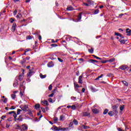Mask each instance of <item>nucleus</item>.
<instances>
[{
	"mask_svg": "<svg viewBox=\"0 0 131 131\" xmlns=\"http://www.w3.org/2000/svg\"><path fill=\"white\" fill-rule=\"evenodd\" d=\"M71 108L73 110H75V109H76V106L75 105H73L71 106Z\"/></svg>",
	"mask_w": 131,
	"mask_h": 131,
	"instance_id": "nucleus-43",
	"label": "nucleus"
},
{
	"mask_svg": "<svg viewBox=\"0 0 131 131\" xmlns=\"http://www.w3.org/2000/svg\"><path fill=\"white\" fill-rule=\"evenodd\" d=\"M90 63H96V64H98L99 63V61L98 60H96L95 59H90L89 60Z\"/></svg>",
	"mask_w": 131,
	"mask_h": 131,
	"instance_id": "nucleus-13",
	"label": "nucleus"
},
{
	"mask_svg": "<svg viewBox=\"0 0 131 131\" xmlns=\"http://www.w3.org/2000/svg\"><path fill=\"white\" fill-rule=\"evenodd\" d=\"M99 62H100V63H102V64H106V63L108 62V60H101Z\"/></svg>",
	"mask_w": 131,
	"mask_h": 131,
	"instance_id": "nucleus-38",
	"label": "nucleus"
},
{
	"mask_svg": "<svg viewBox=\"0 0 131 131\" xmlns=\"http://www.w3.org/2000/svg\"><path fill=\"white\" fill-rule=\"evenodd\" d=\"M24 71L25 70H23V74L21 75H19L18 76V79L19 81H22V80L23 79V78L24 77Z\"/></svg>",
	"mask_w": 131,
	"mask_h": 131,
	"instance_id": "nucleus-5",
	"label": "nucleus"
},
{
	"mask_svg": "<svg viewBox=\"0 0 131 131\" xmlns=\"http://www.w3.org/2000/svg\"><path fill=\"white\" fill-rule=\"evenodd\" d=\"M18 85H19V83L18 82V80H17V79H16L14 81V83H13V86L14 88H16V86H17Z\"/></svg>",
	"mask_w": 131,
	"mask_h": 131,
	"instance_id": "nucleus-12",
	"label": "nucleus"
},
{
	"mask_svg": "<svg viewBox=\"0 0 131 131\" xmlns=\"http://www.w3.org/2000/svg\"><path fill=\"white\" fill-rule=\"evenodd\" d=\"M63 120H65V116L61 115L59 118V121H63Z\"/></svg>",
	"mask_w": 131,
	"mask_h": 131,
	"instance_id": "nucleus-15",
	"label": "nucleus"
},
{
	"mask_svg": "<svg viewBox=\"0 0 131 131\" xmlns=\"http://www.w3.org/2000/svg\"><path fill=\"white\" fill-rule=\"evenodd\" d=\"M20 108L23 110V111H24L25 112H27L28 109V105L25 104L24 106H20Z\"/></svg>",
	"mask_w": 131,
	"mask_h": 131,
	"instance_id": "nucleus-2",
	"label": "nucleus"
},
{
	"mask_svg": "<svg viewBox=\"0 0 131 131\" xmlns=\"http://www.w3.org/2000/svg\"><path fill=\"white\" fill-rule=\"evenodd\" d=\"M10 23H13L15 21V19H14L13 18H11L9 20Z\"/></svg>",
	"mask_w": 131,
	"mask_h": 131,
	"instance_id": "nucleus-49",
	"label": "nucleus"
},
{
	"mask_svg": "<svg viewBox=\"0 0 131 131\" xmlns=\"http://www.w3.org/2000/svg\"><path fill=\"white\" fill-rule=\"evenodd\" d=\"M82 127H83L84 129H88V128H90V126H85L84 125H82Z\"/></svg>",
	"mask_w": 131,
	"mask_h": 131,
	"instance_id": "nucleus-35",
	"label": "nucleus"
},
{
	"mask_svg": "<svg viewBox=\"0 0 131 131\" xmlns=\"http://www.w3.org/2000/svg\"><path fill=\"white\" fill-rule=\"evenodd\" d=\"M17 9H15L14 11L13 12V15L14 16H15V15H17Z\"/></svg>",
	"mask_w": 131,
	"mask_h": 131,
	"instance_id": "nucleus-51",
	"label": "nucleus"
},
{
	"mask_svg": "<svg viewBox=\"0 0 131 131\" xmlns=\"http://www.w3.org/2000/svg\"><path fill=\"white\" fill-rule=\"evenodd\" d=\"M23 91H22V90H20V93H19V95L20 96H21V97H22V96H23Z\"/></svg>",
	"mask_w": 131,
	"mask_h": 131,
	"instance_id": "nucleus-60",
	"label": "nucleus"
},
{
	"mask_svg": "<svg viewBox=\"0 0 131 131\" xmlns=\"http://www.w3.org/2000/svg\"><path fill=\"white\" fill-rule=\"evenodd\" d=\"M115 35H117V36H120V37H122V38H123V37H122V35L119 33H115Z\"/></svg>",
	"mask_w": 131,
	"mask_h": 131,
	"instance_id": "nucleus-31",
	"label": "nucleus"
},
{
	"mask_svg": "<svg viewBox=\"0 0 131 131\" xmlns=\"http://www.w3.org/2000/svg\"><path fill=\"white\" fill-rule=\"evenodd\" d=\"M19 89L20 91H24V90H25V88L24 87V84H23V83L20 84Z\"/></svg>",
	"mask_w": 131,
	"mask_h": 131,
	"instance_id": "nucleus-11",
	"label": "nucleus"
},
{
	"mask_svg": "<svg viewBox=\"0 0 131 131\" xmlns=\"http://www.w3.org/2000/svg\"><path fill=\"white\" fill-rule=\"evenodd\" d=\"M17 27V25H16V23H13V25H12V27L11 29L12 32H14L15 31V30H16V27Z\"/></svg>",
	"mask_w": 131,
	"mask_h": 131,
	"instance_id": "nucleus-8",
	"label": "nucleus"
},
{
	"mask_svg": "<svg viewBox=\"0 0 131 131\" xmlns=\"http://www.w3.org/2000/svg\"><path fill=\"white\" fill-rule=\"evenodd\" d=\"M71 99L74 102H75V101H76V97H75L72 96V97H71Z\"/></svg>",
	"mask_w": 131,
	"mask_h": 131,
	"instance_id": "nucleus-39",
	"label": "nucleus"
},
{
	"mask_svg": "<svg viewBox=\"0 0 131 131\" xmlns=\"http://www.w3.org/2000/svg\"><path fill=\"white\" fill-rule=\"evenodd\" d=\"M51 46L52 47V48H56V47H58V45L57 44H51Z\"/></svg>",
	"mask_w": 131,
	"mask_h": 131,
	"instance_id": "nucleus-44",
	"label": "nucleus"
},
{
	"mask_svg": "<svg viewBox=\"0 0 131 131\" xmlns=\"http://www.w3.org/2000/svg\"><path fill=\"white\" fill-rule=\"evenodd\" d=\"M83 116H89L90 113H89L88 112H85L83 113Z\"/></svg>",
	"mask_w": 131,
	"mask_h": 131,
	"instance_id": "nucleus-42",
	"label": "nucleus"
},
{
	"mask_svg": "<svg viewBox=\"0 0 131 131\" xmlns=\"http://www.w3.org/2000/svg\"><path fill=\"white\" fill-rule=\"evenodd\" d=\"M28 114L29 115H30V116H33V114H32V112L30 110H29V109H28Z\"/></svg>",
	"mask_w": 131,
	"mask_h": 131,
	"instance_id": "nucleus-24",
	"label": "nucleus"
},
{
	"mask_svg": "<svg viewBox=\"0 0 131 131\" xmlns=\"http://www.w3.org/2000/svg\"><path fill=\"white\" fill-rule=\"evenodd\" d=\"M123 15H124V14H123V13H121V14H120L119 15V18H121V17L122 16H123Z\"/></svg>",
	"mask_w": 131,
	"mask_h": 131,
	"instance_id": "nucleus-62",
	"label": "nucleus"
},
{
	"mask_svg": "<svg viewBox=\"0 0 131 131\" xmlns=\"http://www.w3.org/2000/svg\"><path fill=\"white\" fill-rule=\"evenodd\" d=\"M69 127H73V122H71L69 124Z\"/></svg>",
	"mask_w": 131,
	"mask_h": 131,
	"instance_id": "nucleus-40",
	"label": "nucleus"
},
{
	"mask_svg": "<svg viewBox=\"0 0 131 131\" xmlns=\"http://www.w3.org/2000/svg\"><path fill=\"white\" fill-rule=\"evenodd\" d=\"M20 112H22V110L17 109L16 115H19V114H20Z\"/></svg>",
	"mask_w": 131,
	"mask_h": 131,
	"instance_id": "nucleus-41",
	"label": "nucleus"
},
{
	"mask_svg": "<svg viewBox=\"0 0 131 131\" xmlns=\"http://www.w3.org/2000/svg\"><path fill=\"white\" fill-rule=\"evenodd\" d=\"M40 108V104H39V103H36L35 105V109H36V110H37V109Z\"/></svg>",
	"mask_w": 131,
	"mask_h": 131,
	"instance_id": "nucleus-20",
	"label": "nucleus"
},
{
	"mask_svg": "<svg viewBox=\"0 0 131 131\" xmlns=\"http://www.w3.org/2000/svg\"><path fill=\"white\" fill-rule=\"evenodd\" d=\"M48 101L49 102H50V103H53V99H52L51 98H49L48 99Z\"/></svg>",
	"mask_w": 131,
	"mask_h": 131,
	"instance_id": "nucleus-52",
	"label": "nucleus"
},
{
	"mask_svg": "<svg viewBox=\"0 0 131 131\" xmlns=\"http://www.w3.org/2000/svg\"><path fill=\"white\" fill-rule=\"evenodd\" d=\"M53 120H54V122H57V121H58V118L55 117L53 118Z\"/></svg>",
	"mask_w": 131,
	"mask_h": 131,
	"instance_id": "nucleus-47",
	"label": "nucleus"
},
{
	"mask_svg": "<svg viewBox=\"0 0 131 131\" xmlns=\"http://www.w3.org/2000/svg\"><path fill=\"white\" fill-rule=\"evenodd\" d=\"M83 12H81L79 14L78 16V21H80L81 19V15H82Z\"/></svg>",
	"mask_w": 131,
	"mask_h": 131,
	"instance_id": "nucleus-26",
	"label": "nucleus"
},
{
	"mask_svg": "<svg viewBox=\"0 0 131 131\" xmlns=\"http://www.w3.org/2000/svg\"><path fill=\"white\" fill-rule=\"evenodd\" d=\"M41 103H43V104H44V105H46V106H49V102H48V101H47V100H44V101H42Z\"/></svg>",
	"mask_w": 131,
	"mask_h": 131,
	"instance_id": "nucleus-23",
	"label": "nucleus"
},
{
	"mask_svg": "<svg viewBox=\"0 0 131 131\" xmlns=\"http://www.w3.org/2000/svg\"><path fill=\"white\" fill-rule=\"evenodd\" d=\"M88 51L90 54H94V50H89Z\"/></svg>",
	"mask_w": 131,
	"mask_h": 131,
	"instance_id": "nucleus-54",
	"label": "nucleus"
},
{
	"mask_svg": "<svg viewBox=\"0 0 131 131\" xmlns=\"http://www.w3.org/2000/svg\"><path fill=\"white\" fill-rule=\"evenodd\" d=\"M118 131H123V130H122V129H121V128H120V127L118 128Z\"/></svg>",
	"mask_w": 131,
	"mask_h": 131,
	"instance_id": "nucleus-64",
	"label": "nucleus"
},
{
	"mask_svg": "<svg viewBox=\"0 0 131 131\" xmlns=\"http://www.w3.org/2000/svg\"><path fill=\"white\" fill-rule=\"evenodd\" d=\"M121 43H125V41L124 40H122L120 41Z\"/></svg>",
	"mask_w": 131,
	"mask_h": 131,
	"instance_id": "nucleus-63",
	"label": "nucleus"
},
{
	"mask_svg": "<svg viewBox=\"0 0 131 131\" xmlns=\"http://www.w3.org/2000/svg\"><path fill=\"white\" fill-rule=\"evenodd\" d=\"M92 112L94 113V114H98L99 113V111H98V109L94 108L92 110Z\"/></svg>",
	"mask_w": 131,
	"mask_h": 131,
	"instance_id": "nucleus-16",
	"label": "nucleus"
},
{
	"mask_svg": "<svg viewBox=\"0 0 131 131\" xmlns=\"http://www.w3.org/2000/svg\"><path fill=\"white\" fill-rule=\"evenodd\" d=\"M114 61H115V58H113L112 59L107 60V62H114Z\"/></svg>",
	"mask_w": 131,
	"mask_h": 131,
	"instance_id": "nucleus-37",
	"label": "nucleus"
},
{
	"mask_svg": "<svg viewBox=\"0 0 131 131\" xmlns=\"http://www.w3.org/2000/svg\"><path fill=\"white\" fill-rule=\"evenodd\" d=\"M14 109H16V107L14 106H11L10 110H14Z\"/></svg>",
	"mask_w": 131,
	"mask_h": 131,
	"instance_id": "nucleus-58",
	"label": "nucleus"
},
{
	"mask_svg": "<svg viewBox=\"0 0 131 131\" xmlns=\"http://www.w3.org/2000/svg\"><path fill=\"white\" fill-rule=\"evenodd\" d=\"M33 69L29 70V72L27 74L28 77H30L32 76V74H34L35 72L33 71Z\"/></svg>",
	"mask_w": 131,
	"mask_h": 131,
	"instance_id": "nucleus-4",
	"label": "nucleus"
},
{
	"mask_svg": "<svg viewBox=\"0 0 131 131\" xmlns=\"http://www.w3.org/2000/svg\"><path fill=\"white\" fill-rule=\"evenodd\" d=\"M16 120H18V121H22L23 120V117L22 115H20L18 118H16Z\"/></svg>",
	"mask_w": 131,
	"mask_h": 131,
	"instance_id": "nucleus-22",
	"label": "nucleus"
},
{
	"mask_svg": "<svg viewBox=\"0 0 131 131\" xmlns=\"http://www.w3.org/2000/svg\"><path fill=\"white\" fill-rule=\"evenodd\" d=\"M67 10L68 11H73V10H74V8H73V7H72V6H69V7H68Z\"/></svg>",
	"mask_w": 131,
	"mask_h": 131,
	"instance_id": "nucleus-25",
	"label": "nucleus"
},
{
	"mask_svg": "<svg viewBox=\"0 0 131 131\" xmlns=\"http://www.w3.org/2000/svg\"><path fill=\"white\" fill-rule=\"evenodd\" d=\"M88 3L89 5H94V2H93L92 1L88 0Z\"/></svg>",
	"mask_w": 131,
	"mask_h": 131,
	"instance_id": "nucleus-36",
	"label": "nucleus"
},
{
	"mask_svg": "<svg viewBox=\"0 0 131 131\" xmlns=\"http://www.w3.org/2000/svg\"><path fill=\"white\" fill-rule=\"evenodd\" d=\"M112 108L113 110L114 114H118V106L117 105H113Z\"/></svg>",
	"mask_w": 131,
	"mask_h": 131,
	"instance_id": "nucleus-1",
	"label": "nucleus"
},
{
	"mask_svg": "<svg viewBox=\"0 0 131 131\" xmlns=\"http://www.w3.org/2000/svg\"><path fill=\"white\" fill-rule=\"evenodd\" d=\"M126 68H127V66H121V67H119V69H121V70H125V69H126Z\"/></svg>",
	"mask_w": 131,
	"mask_h": 131,
	"instance_id": "nucleus-9",
	"label": "nucleus"
},
{
	"mask_svg": "<svg viewBox=\"0 0 131 131\" xmlns=\"http://www.w3.org/2000/svg\"><path fill=\"white\" fill-rule=\"evenodd\" d=\"M126 33H127V35H130L131 34V30L129 29H126Z\"/></svg>",
	"mask_w": 131,
	"mask_h": 131,
	"instance_id": "nucleus-17",
	"label": "nucleus"
},
{
	"mask_svg": "<svg viewBox=\"0 0 131 131\" xmlns=\"http://www.w3.org/2000/svg\"><path fill=\"white\" fill-rule=\"evenodd\" d=\"M20 17H22V14H21V13H18L16 16V18H19Z\"/></svg>",
	"mask_w": 131,
	"mask_h": 131,
	"instance_id": "nucleus-45",
	"label": "nucleus"
},
{
	"mask_svg": "<svg viewBox=\"0 0 131 131\" xmlns=\"http://www.w3.org/2000/svg\"><path fill=\"white\" fill-rule=\"evenodd\" d=\"M40 78H41L42 79H43V78H46V77H47V75H42V74H40Z\"/></svg>",
	"mask_w": 131,
	"mask_h": 131,
	"instance_id": "nucleus-28",
	"label": "nucleus"
},
{
	"mask_svg": "<svg viewBox=\"0 0 131 131\" xmlns=\"http://www.w3.org/2000/svg\"><path fill=\"white\" fill-rule=\"evenodd\" d=\"M73 123L75 124V125H78V121H77L76 119H74L73 121Z\"/></svg>",
	"mask_w": 131,
	"mask_h": 131,
	"instance_id": "nucleus-21",
	"label": "nucleus"
},
{
	"mask_svg": "<svg viewBox=\"0 0 131 131\" xmlns=\"http://www.w3.org/2000/svg\"><path fill=\"white\" fill-rule=\"evenodd\" d=\"M48 67H49L50 68L52 67H54V64H53V62H50L48 63Z\"/></svg>",
	"mask_w": 131,
	"mask_h": 131,
	"instance_id": "nucleus-18",
	"label": "nucleus"
},
{
	"mask_svg": "<svg viewBox=\"0 0 131 131\" xmlns=\"http://www.w3.org/2000/svg\"><path fill=\"white\" fill-rule=\"evenodd\" d=\"M60 130L62 131H69V127H61Z\"/></svg>",
	"mask_w": 131,
	"mask_h": 131,
	"instance_id": "nucleus-14",
	"label": "nucleus"
},
{
	"mask_svg": "<svg viewBox=\"0 0 131 131\" xmlns=\"http://www.w3.org/2000/svg\"><path fill=\"white\" fill-rule=\"evenodd\" d=\"M122 82H123V83L124 84V85H126V86H127V85H128V83L125 80L122 81Z\"/></svg>",
	"mask_w": 131,
	"mask_h": 131,
	"instance_id": "nucleus-34",
	"label": "nucleus"
},
{
	"mask_svg": "<svg viewBox=\"0 0 131 131\" xmlns=\"http://www.w3.org/2000/svg\"><path fill=\"white\" fill-rule=\"evenodd\" d=\"M108 111H109V110H108L107 108L105 109L103 113V115H106V114L108 113Z\"/></svg>",
	"mask_w": 131,
	"mask_h": 131,
	"instance_id": "nucleus-33",
	"label": "nucleus"
},
{
	"mask_svg": "<svg viewBox=\"0 0 131 131\" xmlns=\"http://www.w3.org/2000/svg\"><path fill=\"white\" fill-rule=\"evenodd\" d=\"M51 129L52 130H55V131H60V130H61V127H58L55 126L54 129L53 128V127H52Z\"/></svg>",
	"mask_w": 131,
	"mask_h": 131,
	"instance_id": "nucleus-7",
	"label": "nucleus"
},
{
	"mask_svg": "<svg viewBox=\"0 0 131 131\" xmlns=\"http://www.w3.org/2000/svg\"><path fill=\"white\" fill-rule=\"evenodd\" d=\"M49 91H52V89H53V85L52 84H50L49 86Z\"/></svg>",
	"mask_w": 131,
	"mask_h": 131,
	"instance_id": "nucleus-50",
	"label": "nucleus"
},
{
	"mask_svg": "<svg viewBox=\"0 0 131 131\" xmlns=\"http://www.w3.org/2000/svg\"><path fill=\"white\" fill-rule=\"evenodd\" d=\"M8 114H9V115L14 114L13 117L14 118V121H16V120H17V114H16V112H15V111L9 112L8 113Z\"/></svg>",
	"mask_w": 131,
	"mask_h": 131,
	"instance_id": "nucleus-3",
	"label": "nucleus"
},
{
	"mask_svg": "<svg viewBox=\"0 0 131 131\" xmlns=\"http://www.w3.org/2000/svg\"><path fill=\"white\" fill-rule=\"evenodd\" d=\"M92 57H94V58H95L96 59H97V60H103V58H100L95 55H93Z\"/></svg>",
	"mask_w": 131,
	"mask_h": 131,
	"instance_id": "nucleus-29",
	"label": "nucleus"
},
{
	"mask_svg": "<svg viewBox=\"0 0 131 131\" xmlns=\"http://www.w3.org/2000/svg\"><path fill=\"white\" fill-rule=\"evenodd\" d=\"M74 86L75 88H80L79 85H78V84L76 83H74Z\"/></svg>",
	"mask_w": 131,
	"mask_h": 131,
	"instance_id": "nucleus-46",
	"label": "nucleus"
},
{
	"mask_svg": "<svg viewBox=\"0 0 131 131\" xmlns=\"http://www.w3.org/2000/svg\"><path fill=\"white\" fill-rule=\"evenodd\" d=\"M57 90H58V88L57 87H55L54 90L52 91V93H55V92H56V91H57Z\"/></svg>",
	"mask_w": 131,
	"mask_h": 131,
	"instance_id": "nucleus-61",
	"label": "nucleus"
},
{
	"mask_svg": "<svg viewBox=\"0 0 131 131\" xmlns=\"http://www.w3.org/2000/svg\"><path fill=\"white\" fill-rule=\"evenodd\" d=\"M83 76V73L81 76H79L78 78V82L79 83H80L81 84H82V76Z\"/></svg>",
	"mask_w": 131,
	"mask_h": 131,
	"instance_id": "nucleus-6",
	"label": "nucleus"
},
{
	"mask_svg": "<svg viewBox=\"0 0 131 131\" xmlns=\"http://www.w3.org/2000/svg\"><path fill=\"white\" fill-rule=\"evenodd\" d=\"M26 62V59L24 58V57H23V60L20 61V63L21 65H23L25 62Z\"/></svg>",
	"mask_w": 131,
	"mask_h": 131,
	"instance_id": "nucleus-27",
	"label": "nucleus"
},
{
	"mask_svg": "<svg viewBox=\"0 0 131 131\" xmlns=\"http://www.w3.org/2000/svg\"><path fill=\"white\" fill-rule=\"evenodd\" d=\"M124 110V105H121L120 106V111H123Z\"/></svg>",
	"mask_w": 131,
	"mask_h": 131,
	"instance_id": "nucleus-32",
	"label": "nucleus"
},
{
	"mask_svg": "<svg viewBox=\"0 0 131 131\" xmlns=\"http://www.w3.org/2000/svg\"><path fill=\"white\" fill-rule=\"evenodd\" d=\"M99 13V10H96L94 11V14H98Z\"/></svg>",
	"mask_w": 131,
	"mask_h": 131,
	"instance_id": "nucleus-59",
	"label": "nucleus"
},
{
	"mask_svg": "<svg viewBox=\"0 0 131 131\" xmlns=\"http://www.w3.org/2000/svg\"><path fill=\"white\" fill-rule=\"evenodd\" d=\"M11 98H12V99H13V100L15 99V98H16V95H15V94H12V95H11Z\"/></svg>",
	"mask_w": 131,
	"mask_h": 131,
	"instance_id": "nucleus-48",
	"label": "nucleus"
},
{
	"mask_svg": "<svg viewBox=\"0 0 131 131\" xmlns=\"http://www.w3.org/2000/svg\"><path fill=\"white\" fill-rule=\"evenodd\" d=\"M54 95H55V93L52 92L51 94L48 95V97H53Z\"/></svg>",
	"mask_w": 131,
	"mask_h": 131,
	"instance_id": "nucleus-55",
	"label": "nucleus"
},
{
	"mask_svg": "<svg viewBox=\"0 0 131 131\" xmlns=\"http://www.w3.org/2000/svg\"><path fill=\"white\" fill-rule=\"evenodd\" d=\"M114 113L113 114V111H110L108 113V115H110V116H114Z\"/></svg>",
	"mask_w": 131,
	"mask_h": 131,
	"instance_id": "nucleus-30",
	"label": "nucleus"
},
{
	"mask_svg": "<svg viewBox=\"0 0 131 131\" xmlns=\"http://www.w3.org/2000/svg\"><path fill=\"white\" fill-rule=\"evenodd\" d=\"M3 102L5 104H6V103H7V102H8V99L5 98L4 100H3Z\"/></svg>",
	"mask_w": 131,
	"mask_h": 131,
	"instance_id": "nucleus-57",
	"label": "nucleus"
},
{
	"mask_svg": "<svg viewBox=\"0 0 131 131\" xmlns=\"http://www.w3.org/2000/svg\"><path fill=\"white\" fill-rule=\"evenodd\" d=\"M57 59H58V61L59 62H60V63H62L63 62V59H61L60 58H58Z\"/></svg>",
	"mask_w": 131,
	"mask_h": 131,
	"instance_id": "nucleus-56",
	"label": "nucleus"
},
{
	"mask_svg": "<svg viewBox=\"0 0 131 131\" xmlns=\"http://www.w3.org/2000/svg\"><path fill=\"white\" fill-rule=\"evenodd\" d=\"M32 37L30 35L27 36V39H32Z\"/></svg>",
	"mask_w": 131,
	"mask_h": 131,
	"instance_id": "nucleus-53",
	"label": "nucleus"
},
{
	"mask_svg": "<svg viewBox=\"0 0 131 131\" xmlns=\"http://www.w3.org/2000/svg\"><path fill=\"white\" fill-rule=\"evenodd\" d=\"M21 127L23 129V130H27L28 127L27 126V125L24 124L21 126Z\"/></svg>",
	"mask_w": 131,
	"mask_h": 131,
	"instance_id": "nucleus-10",
	"label": "nucleus"
},
{
	"mask_svg": "<svg viewBox=\"0 0 131 131\" xmlns=\"http://www.w3.org/2000/svg\"><path fill=\"white\" fill-rule=\"evenodd\" d=\"M90 89L91 90V91L95 93L96 92H98V90L96 89V88H94L93 86H91L90 87Z\"/></svg>",
	"mask_w": 131,
	"mask_h": 131,
	"instance_id": "nucleus-19",
	"label": "nucleus"
}]
</instances>
